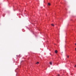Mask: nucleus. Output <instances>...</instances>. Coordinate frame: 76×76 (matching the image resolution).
<instances>
[{"instance_id": "obj_9", "label": "nucleus", "mask_w": 76, "mask_h": 76, "mask_svg": "<svg viewBox=\"0 0 76 76\" xmlns=\"http://www.w3.org/2000/svg\"><path fill=\"white\" fill-rule=\"evenodd\" d=\"M75 45H76V43H75Z\"/></svg>"}, {"instance_id": "obj_10", "label": "nucleus", "mask_w": 76, "mask_h": 76, "mask_svg": "<svg viewBox=\"0 0 76 76\" xmlns=\"http://www.w3.org/2000/svg\"><path fill=\"white\" fill-rule=\"evenodd\" d=\"M75 66L76 67V65H75Z\"/></svg>"}, {"instance_id": "obj_8", "label": "nucleus", "mask_w": 76, "mask_h": 76, "mask_svg": "<svg viewBox=\"0 0 76 76\" xmlns=\"http://www.w3.org/2000/svg\"><path fill=\"white\" fill-rule=\"evenodd\" d=\"M75 50L76 51V48H75Z\"/></svg>"}, {"instance_id": "obj_3", "label": "nucleus", "mask_w": 76, "mask_h": 76, "mask_svg": "<svg viewBox=\"0 0 76 76\" xmlns=\"http://www.w3.org/2000/svg\"><path fill=\"white\" fill-rule=\"evenodd\" d=\"M39 62H37V63H36V64H39Z\"/></svg>"}, {"instance_id": "obj_1", "label": "nucleus", "mask_w": 76, "mask_h": 76, "mask_svg": "<svg viewBox=\"0 0 76 76\" xmlns=\"http://www.w3.org/2000/svg\"><path fill=\"white\" fill-rule=\"evenodd\" d=\"M48 6H50L51 4H50V3H48Z\"/></svg>"}, {"instance_id": "obj_5", "label": "nucleus", "mask_w": 76, "mask_h": 76, "mask_svg": "<svg viewBox=\"0 0 76 76\" xmlns=\"http://www.w3.org/2000/svg\"><path fill=\"white\" fill-rule=\"evenodd\" d=\"M51 25L53 26H54V25L53 24H52Z\"/></svg>"}, {"instance_id": "obj_2", "label": "nucleus", "mask_w": 76, "mask_h": 76, "mask_svg": "<svg viewBox=\"0 0 76 76\" xmlns=\"http://www.w3.org/2000/svg\"><path fill=\"white\" fill-rule=\"evenodd\" d=\"M57 52H58V51H57V50H55V53H57Z\"/></svg>"}, {"instance_id": "obj_7", "label": "nucleus", "mask_w": 76, "mask_h": 76, "mask_svg": "<svg viewBox=\"0 0 76 76\" xmlns=\"http://www.w3.org/2000/svg\"><path fill=\"white\" fill-rule=\"evenodd\" d=\"M69 56H67V58H69Z\"/></svg>"}, {"instance_id": "obj_6", "label": "nucleus", "mask_w": 76, "mask_h": 76, "mask_svg": "<svg viewBox=\"0 0 76 76\" xmlns=\"http://www.w3.org/2000/svg\"><path fill=\"white\" fill-rule=\"evenodd\" d=\"M58 76H60V75L58 74Z\"/></svg>"}, {"instance_id": "obj_4", "label": "nucleus", "mask_w": 76, "mask_h": 76, "mask_svg": "<svg viewBox=\"0 0 76 76\" xmlns=\"http://www.w3.org/2000/svg\"><path fill=\"white\" fill-rule=\"evenodd\" d=\"M50 65H52V62H50Z\"/></svg>"}]
</instances>
